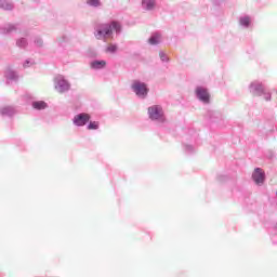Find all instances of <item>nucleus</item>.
<instances>
[{
    "label": "nucleus",
    "instance_id": "1",
    "mask_svg": "<svg viewBox=\"0 0 277 277\" xmlns=\"http://www.w3.org/2000/svg\"><path fill=\"white\" fill-rule=\"evenodd\" d=\"M111 27L113 29L120 31V24H118L117 22H113L111 24H103L101 28L97 29L95 38H97V40H101V38H105V36H111Z\"/></svg>",
    "mask_w": 277,
    "mask_h": 277
},
{
    "label": "nucleus",
    "instance_id": "2",
    "mask_svg": "<svg viewBox=\"0 0 277 277\" xmlns=\"http://www.w3.org/2000/svg\"><path fill=\"white\" fill-rule=\"evenodd\" d=\"M148 114L150 120H160L163 122L166 118H163V108L159 105H154L148 108Z\"/></svg>",
    "mask_w": 277,
    "mask_h": 277
},
{
    "label": "nucleus",
    "instance_id": "3",
    "mask_svg": "<svg viewBox=\"0 0 277 277\" xmlns=\"http://www.w3.org/2000/svg\"><path fill=\"white\" fill-rule=\"evenodd\" d=\"M132 90L135 92L136 96H141L142 98H146V96H148V87H146V83L134 81Z\"/></svg>",
    "mask_w": 277,
    "mask_h": 277
},
{
    "label": "nucleus",
    "instance_id": "4",
    "mask_svg": "<svg viewBox=\"0 0 277 277\" xmlns=\"http://www.w3.org/2000/svg\"><path fill=\"white\" fill-rule=\"evenodd\" d=\"M88 122H90L89 114H79L74 118V123L77 127H84V124H88Z\"/></svg>",
    "mask_w": 277,
    "mask_h": 277
},
{
    "label": "nucleus",
    "instance_id": "5",
    "mask_svg": "<svg viewBox=\"0 0 277 277\" xmlns=\"http://www.w3.org/2000/svg\"><path fill=\"white\" fill-rule=\"evenodd\" d=\"M252 179L256 185H261L265 182V172H263V169L256 168L252 174Z\"/></svg>",
    "mask_w": 277,
    "mask_h": 277
},
{
    "label": "nucleus",
    "instance_id": "6",
    "mask_svg": "<svg viewBox=\"0 0 277 277\" xmlns=\"http://www.w3.org/2000/svg\"><path fill=\"white\" fill-rule=\"evenodd\" d=\"M196 94L199 98V101H202L203 103H209V92L207 91V89L202 88V87H198L196 89Z\"/></svg>",
    "mask_w": 277,
    "mask_h": 277
},
{
    "label": "nucleus",
    "instance_id": "7",
    "mask_svg": "<svg viewBox=\"0 0 277 277\" xmlns=\"http://www.w3.org/2000/svg\"><path fill=\"white\" fill-rule=\"evenodd\" d=\"M55 89L57 90V92H61V93L67 92V90H70V84H68L66 80L60 79L55 84Z\"/></svg>",
    "mask_w": 277,
    "mask_h": 277
},
{
    "label": "nucleus",
    "instance_id": "8",
    "mask_svg": "<svg viewBox=\"0 0 277 277\" xmlns=\"http://www.w3.org/2000/svg\"><path fill=\"white\" fill-rule=\"evenodd\" d=\"M107 66V62L105 61H93L91 63V68H94L95 70H101V68H105Z\"/></svg>",
    "mask_w": 277,
    "mask_h": 277
},
{
    "label": "nucleus",
    "instance_id": "9",
    "mask_svg": "<svg viewBox=\"0 0 277 277\" xmlns=\"http://www.w3.org/2000/svg\"><path fill=\"white\" fill-rule=\"evenodd\" d=\"M34 109H47V103L44 101L34 102L32 103Z\"/></svg>",
    "mask_w": 277,
    "mask_h": 277
},
{
    "label": "nucleus",
    "instance_id": "10",
    "mask_svg": "<svg viewBox=\"0 0 277 277\" xmlns=\"http://www.w3.org/2000/svg\"><path fill=\"white\" fill-rule=\"evenodd\" d=\"M143 8L153 10V8H155V0H143Z\"/></svg>",
    "mask_w": 277,
    "mask_h": 277
},
{
    "label": "nucleus",
    "instance_id": "11",
    "mask_svg": "<svg viewBox=\"0 0 277 277\" xmlns=\"http://www.w3.org/2000/svg\"><path fill=\"white\" fill-rule=\"evenodd\" d=\"M161 42V37L159 35H155L149 39V44H159Z\"/></svg>",
    "mask_w": 277,
    "mask_h": 277
},
{
    "label": "nucleus",
    "instance_id": "12",
    "mask_svg": "<svg viewBox=\"0 0 277 277\" xmlns=\"http://www.w3.org/2000/svg\"><path fill=\"white\" fill-rule=\"evenodd\" d=\"M116 51H118V47H116L115 44H108V47L106 48V53H116Z\"/></svg>",
    "mask_w": 277,
    "mask_h": 277
},
{
    "label": "nucleus",
    "instance_id": "13",
    "mask_svg": "<svg viewBox=\"0 0 277 277\" xmlns=\"http://www.w3.org/2000/svg\"><path fill=\"white\" fill-rule=\"evenodd\" d=\"M88 129L89 131L98 129V122L97 121L90 122L88 126Z\"/></svg>",
    "mask_w": 277,
    "mask_h": 277
},
{
    "label": "nucleus",
    "instance_id": "14",
    "mask_svg": "<svg viewBox=\"0 0 277 277\" xmlns=\"http://www.w3.org/2000/svg\"><path fill=\"white\" fill-rule=\"evenodd\" d=\"M88 4L92 5L93 8H98V5H101V0H89Z\"/></svg>",
    "mask_w": 277,
    "mask_h": 277
},
{
    "label": "nucleus",
    "instance_id": "15",
    "mask_svg": "<svg viewBox=\"0 0 277 277\" xmlns=\"http://www.w3.org/2000/svg\"><path fill=\"white\" fill-rule=\"evenodd\" d=\"M240 25H243L245 27H248L250 25V17H243L240 19Z\"/></svg>",
    "mask_w": 277,
    "mask_h": 277
},
{
    "label": "nucleus",
    "instance_id": "16",
    "mask_svg": "<svg viewBox=\"0 0 277 277\" xmlns=\"http://www.w3.org/2000/svg\"><path fill=\"white\" fill-rule=\"evenodd\" d=\"M0 8H3V10H12V4H9L8 2H0Z\"/></svg>",
    "mask_w": 277,
    "mask_h": 277
},
{
    "label": "nucleus",
    "instance_id": "17",
    "mask_svg": "<svg viewBox=\"0 0 277 277\" xmlns=\"http://www.w3.org/2000/svg\"><path fill=\"white\" fill-rule=\"evenodd\" d=\"M160 58L162 62H166L168 60V56H166L163 53H160Z\"/></svg>",
    "mask_w": 277,
    "mask_h": 277
}]
</instances>
